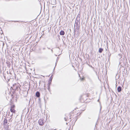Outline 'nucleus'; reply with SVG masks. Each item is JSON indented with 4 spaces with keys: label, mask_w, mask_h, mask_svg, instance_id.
<instances>
[{
    "label": "nucleus",
    "mask_w": 130,
    "mask_h": 130,
    "mask_svg": "<svg viewBox=\"0 0 130 130\" xmlns=\"http://www.w3.org/2000/svg\"><path fill=\"white\" fill-rule=\"evenodd\" d=\"M20 85L18 83H15L13 85L12 88L14 90H18L20 89Z\"/></svg>",
    "instance_id": "1"
},
{
    "label": "nucleus",
    "mask_w": 130,
    "mask_h": 130,
    "mask_svg": "<svg viewBox=\"0 0 130 130\" xmlns=\"http://www.w3.org/2000/svg\"><path fill=\"white\" fill-rule=\"evenodd\" d=\"M38 122L39 125L41 126L43 125L44 123L43 119H39Z\"/></svg>",
    "instance_id": "2"
},
{
    "label": "nucleus",
    "mask_w": 130,
    "mask_h": 130,
    "mask_svg": "<svg viewBox=\"0 0 130 130\" xmlns=\"http://www.w3.org/2000/svg\"><path fill=\"white\" fill-rule=\"evenodd\" d=\"M74 35H77L78 34V33H79V31L78 30L76 31V30H74Z\"/></svg>",
    "instance_id": "3"
},
{
    "label": "nucleus",
    "mask_w": 130,
    "mask_h": 130,
    "mask_svg": "<svg viewBox=\"0 0 130 130\" xmlns=\"http://www.w3.org/2000/svg\"><path fill=\"white\" fill-rule=\"evenodd\" d=\"M36 96L37 97H39L40 96V93L38 92H37L36 93Z\"/></svg>",
    "instance_id": "4"
},
{
    "label": "nucleus",
    "mask_w": 130,
    "mask_h": 130,
    "mask_svg": "<svg viewBox=\"0 0 130 130\" xmlns=\"http://www.w3.org/2000/svg\"><path fill=\"white\" fill-rule=\"evenodd\" d=\"M60 34L61 35L63 36L64 34V32L63 30H61L60 32Z\"/></svg>",
    "instance_id": "5"
},
{
    "label": "nucleus",
    "mask_w": 130,
    "mask_h": 130,
    "mask_svg": "<svg viewBox=\"0 0 130 130\" xmlns=\"http://www.w3.org/2000/svg\"><path fill=\"white\" fill-rule=\"evenodd\" d=\"M121 87L120 86L117 89L118 91V92H120L121 91Z\"/></svg>",
    "instance_id": "6"
},
{
    "label": "nucleus",
    "mask_w": 130,
    "mask_h": 130,
    "mask_svg": "<svg viewBox=\"0 0 130 130\" xmlns=\"http://www.w3.org/2000/svg\"><path fill=\"white\" fill-rule=\"evenodd\" d=\"M103 50V49L102 48H100L99 49V52L100 53H101Z\"/></svg>",
    "instance_id": "7"
},
{
    "label": "nucleus",
    "mask_w": 130,
    "mask_h": 130,
    "mask_svg": "<svg viewBox=\"0 0 130 130\" xmlns=\"http://www.w3.org/2000/svg\"><path fill=\"white\" fill-rule=\"evenodd\" d=\"M7 123V121L6 119H5L4 121V124H5Z\"/></svg>",
    "instance_id": "8"
},
{
    "label": "nucleus",
    "mask_w": 130,
    "mask_h": 130,
    "mask_svg": "<svg viewBox=\"0 0 130 130\" xmlns=\"http://www.w3.org/2000/svg\"><path fill=\"white\" fill-rule=\"evenodd\" d=\"M10 111L12 112H14L15 110L13 108H11Z\"/></svg>",
    "instance_id": "9"
},
{
    "label": "nucleus",
    "mask_w": 130,
    "mask_h": 130,
    "mask_svg": "<svg viewBox=\"0 0 130 130\" xmlns=\"http://www.w3.org/2000/svg\"><path fill=\"white\" fill-rule=\"evenodd\" d=\"M68 118H69L68 117H67V118L65 117L64 118V120L66 121L68 120L69 119Z\"/></svg>",
    "instance_id": "10"
},
{
    "label": "nucleus",
    "mask_w": 130,
    "mask_h": 130,
    "mask_svg": "<svg viewBox=\"0 0 130 130\" xmlns=\"http://www.w3.org/2000/svg\"><path fill=\"white\" fill-rule=\"evenodd\" d=\"M15 106L14 105H12L11 107V108H13L14 109V108Z\"/></svg>",
    "instance_id": "11"
},
{
    "label": "nucleus",
    "mask_w": 130,
    "mask_h": 130,
    "mask_svg": "<svg viewBox=\"0 0 130 130\" xmlns=\"http://www.w3.org/2000/svg\"><path fill=\"white\" fill-rule=\"evenodd\" d=\"M8 121L9 122H10L12 121V120H11V119L10 120V119H9Z\"/></svg>",
    "instance_id": "12"
},
{
    "label": "nucleus",
    "mask_w": 130,
    "mask_h": 130,
    "mask_svg": "<svg viewBox=\"0 0 130 130\" xmlns=\"http://www.w3.org/2000/svg\"><path fill=\"white\" fill-rule=\"evenodd\" d=\"M12 115H11V116H10V120L12 118Z\"/></svg>",
    "instance_id": "13"
},
{
    "label": "nucleus",
    "mask_w": 130,
    "mask_h": 130,
    "mask_svg": "<svg viewBox=\"0 0 130 130\" xmlns=\"http://www.w3.org/2000/svg\"><path fill=\"white\" fill-rule=\"evenodd\" d=\"M56 129H51V130H56Z\"/></svg>",
    "instance_id": "14"
},
{
    "label": "nucleus",
    "mask_w": 130,
    "mask_h": 130,
    "mask_svg": "<svg viewBox=\"0 0 130 130\" xmlns=\"http://www.w3.org/2000/svg\"><path fill=\"white\" fill-rule=\"evenodd\" d=\"M51 51H52V52H53V51L52 50H51Z\"/></svg>",
    "instance_id": "15"
},
{
    "label": "nucleus",
    "mask_w": 130,
    "mask_h": 130,
    "mask_svg": "<svg viewBox=\"0 0 130 130\" xmlns=\"http://www.w3.org/2000/svg\"><path fill=\"white\" fill-rule=\"evenodd\" d=\"M76 23V21L75 23V24H77V23Z\"/></svg>",
    "instance_id": "16"
},
{
    "label": "nucleus",
    "mask_w": 130,
    "mask_h": 130,
    "mask_svg": "<svg viewBox=\"0 0 130 130\" xmlns=\"http://www.w3.org/2000/svg\"><path fill=\"white\" fill-rule=\"evenodd\" d=\"M83 79H84V78H82V80H83Z\"/></svg>",
    "instance_id": "17"
},
{
    "label": "nucleus",
    "mask_w": 130,
    "mask_h": 130,
    "mask_svg": "<svg viewBox=\"0 0 130 130\" xmlns=\"http://www.w3.org/2000/svg\"><path fill=\"white\" fill-rule=\"evenodd\" d=\"M68 124V123H66V124Z\"/></svg>",
    "instance_id": "18"
},
{
    "label": "nucleus",
    "mask_w": 130,
    "mask_h": 130,
    "mask_svg": "<svg viewBox=\"0 0 130 130\" xmlns=\"http://www.w3.org/2000/svg\"><path fill=\"white\" fill-rule=\"evenodd\" d=\"M48 48V49H50V48Z\"/></svg>",
    "instance_id": "19"
},
{
    "label": "nucleus",
    "mask_w": 130,
    "mask_h": 130,
    "mask_svg": "<svg viewBox=\"0 0 130 130\" xmlns=\"http://www.w3.org/2000/svg\"><path fill=\"white\" fill-rule=\"evenodd\" d=\"M69 119H71V118H69Z\"/></svg>",
    "instance_id": "20"
}]
</instances>
